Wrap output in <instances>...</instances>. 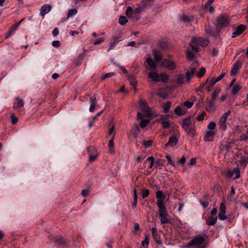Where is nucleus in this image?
<instances>
[{"mask_svg": "<svg viewBox=\"0 0 248 248\" xmlns=\"http://www.w3.org/2000/svg\"><path fill=\"white\" fill-rule=\"evenodd\" d=\"M217 221V217H210L206 219V223L208 225H214Z\"/></svg>", "mask_w": 248, "mask_h": 248, "instance_id": "24", "label": "nucleus"}, {"mask_svg": "<svg viewBox=\"0 0 248 248\" xmlns=\"http://www.w3.org/2000/svg\"><path fill=\"white\" fill-rule=\"evenodd\" d=\"M200 202L201 203V205H202L203 208H206L209 204V202L207 201H200Z\"/></svg>", "mask_w": 248, "mask_h": 248, "instance_id": "62", "label": "nucleus"}, {"mask_svg": "<svg viewBox=\"0 0 248 248\" xmlns=\"http://www.w3.org/2000/svg\"><path fill=\"white\" fill-rule=\"evenodd\" d=\"M148 78H151L153 81L158 82L159 81V77L158 74L156 72L150 73Z\"/></svg>", "mask_w": 248, "mask_h": 248, "instance_id": "23", "label": "nucleus"}, {"mask_svg": "<svg viewBox=\"0 0 248 248\" xmlns=\"http://www.w3.org/2000/svg\"><path fill=\"white\" fill-rule=\"evenodd\" d=\"M147 160L150 161L149 168L151 169L155 163V159L153 156H149L147 158Z\"/></svg>", "mask_w": 248, "mask_h": 248, "instance_id": "49", "label": "nucleus"}, {"mask_svg": "<svg viewBox=\"0 0 248 248\" xmlns=\"http://www.w3.org/2000/svg\"><path fill=\"white\" fill-rule=\"evenodd\" d=\"M206 102L207 103V105L205 107L206 110L210 113L214 112L216 109L215 101L211 100L210 101H206Z\"/></svg>", "mask_w": 248, "mask_h": 248, "instance_id": "12", "label": "nucleus"}, {"mask_svg": "<svg viewBox=\"0 0 248 248\" xmlns=\"http://www.w3.org/2000/svg\"><path fill=\"white\" fill-rule=\"evenodd\" d=\"M140 108L144 112H147V115L148 116H150L151 115V110L150 108L147 106V105H144L142 107H140Z\"/></svg>", "mask_w": 248, "mask_h": 248, "instance_id": "36", "label": "nucleus"}, {"mask_svg": "<svg viewBox=\"0 0 248 248\" xmlns=\"http://www.w3.org/2000/svg\"><path fill=\"white\" fill-rule=\"evenodd\" d=\"M241 63L239 61L236 62L234 64L233 67L231 71V74L232 75H235L237 73L238 69L241 67Z\"/></svg>", "mask_w": 248, "mask_h": 248, "instance_id": "20", "label": "nucleus"}, {"mask_svg": "<svg viewBox=\"0 0 248 248\" xmlns=\"http://www.w3.org/2000/svg\"><path fill=\"white\" fill-rule=\"evenodd\" d=\"M230 18L225 15H221L217 19V24L221 27H226L228 26L230 23Z\"/></svg>", "mask_w": 248, "mask_h": 248, "instance_id": "8", "label": "nucleus"}, {"mask_svg": "<svg viewBox=\"0 0 248 248\" xmlns=\"http://www.w3.org/2000/svg\"><path fill=\"white\" fill-rule=\"evenodd\" d=\"M248 162V157H243L240 160V164L242 165H245Z\"/></svg>", "mask_w": 248, "mask_h": 248, "instance_id": "54", "label": "nucleus"}, {"mask_svg": "<svg viewBox=\"0 0 248 248\" xmlns=\"http://www.w3.org/2000/svg\"><path fill=\"white\" fill-rule=\"evenodd\" d=\"M194 247L196 248H205L207 243L204 237L197 235L192 239Z\"/></svg>", "mask_w": 248, "mask_h": 248, "instance_id": "3", "label": "nucleus"}, {"mask_svg": "<svg viewBox=\"0 0 248 248\" xmlns=\"http://www.w3.org/2000/svg\"><path fill=\"white\" fill-rule=\"evenodd\" d=\"M184 105L188 108H190L193 105V103L188 101H185L184 103Z\"/></svg>", "mask_w": 248, "mask_h": 248, "instance_id": "63", "label": "nucleus"}, {"mask_svg": "<svg viewBox=\"0 0 248 248\" xmlns=\"http://www.w3.org/2000/svg\"><path fill=\"white\" fill-rule=\"evenodd\" d=\"M217 134L216 130H207L205 132L204 137V141L205 142L212 141L213 140L214 137Z\"/></svg>", "mask_w": 248, "mask_h": 248, "instance_id": "10", "label": "nucleus"}, {"mask_svg": "<svg viewBox=\"0 0 248 248\" xmlns=\"http://www.w3.org/2000/svg\"><path fill=\"white\" fill-rule=\"evenodd\" d=\"M156 197L158 199V200L157 201V202H158L159 201H162V203L164 204V200L165 199L164 195L162 191L158 190L156 192Z\"/></svg>", "mask_w": 248, "mask_h": 248, "instance_id": "26", "label": "nucleus"}, {"mask_svg": "<svg viewBox=\"0 0 248 248\" xmlns=\"http://www.w3.org/2000/svg\"><path fill=\"white\" fill-rule=\"evenodd\" d=\"M192 17L187 16L185 15H182L180 17L181 20L186 23H190L192 20Z\"/></svg>", "mask_w": 248, "mask_h": 248, "instance_id": "31", "label": "nucleus"}, {"mask_svg": "<svg viewBox=\"0 0 248 248\" xmlns=\"http://www.w3.org/2000/svg\"><path fill=\"white\" fill-rule=\"evenodd\" d=\"M128 22V20L126 17L124 16H120L119 19V23L121 25H125Z\"/></svg>", "mask_w": 248, "mask_h": 248, "instance_id": "34", "label": "nucleus"}, {"mask_svg": "<svg viewBox=\"0 0 248 248\" xmlns=\"http://www.w3.org/2000/svg\"><path fill=\"white\" fill-rule=\"evenodd\" d=\"M232 147V145L231 143H228L226 145H223L220 146L221 150H226V151H228Z\"/></svg>", "mask_w": 248, "mask_h": 248, "instance_id": "44", "label": "nucleus"}, {"mask_svg": "<svg viewBox=\"0 0 248 248\" xmlns=\"http://www.w3.org/2000/svg\"><path fill=\"white\" fill-rule=\"evenodd\" d=\"M246 29V27L243 25H240L235 28L234 31L232 33V38H235L240 35Z\"/></svg>", "mask_w": 248, "mask_h": 248, "instance_id": "11", "label": "nucleus"}, {"mask_svg": "<svg viewBox=\"0 0 248 248\" xmlns=\"http://www.w3.org/2000/svg\"><path fill=\"white\" fill-rule=\"evenodd\" d=\"M162 66L170 70H173L176 68L175 62L167 59H164L163 61Z\"/></svg>", "mask_w": 248, "mask_h": 248, "instance_id": "6", "label": "nucleus"}, {"mask_svg": "<svg viewBox=\"0 0 248 248\" xmlns=\"http://www.w3.org/2000/svg\"><path fill=\"white\" fill-rule=\"evenodd\" d=\"M157 205L158 207V215L160 218V223L165 224L169 223L168 214L165 204L162 203V201H159L157 202Z\"/></svg>", "mask_w": 248, "mask_h": 248, "instance_id": "2", "label": "nucleus"}, {"mask_svg": "<svg viewBox=\"0 0 248 248\" xmlns=\"http://www.w3.org/2000/svg\"><path fill=\"white\" fill-rule=\"evenodd\" d=\"M231 113V110H228L224 113L220 118L219 122V126L220 129L225 131L227 129L226 122L228 119V116Z\"/></svg>", "mask_w": 248, "mask_h": 248, "instance_id": "4", "label": "nucleus"}, {"mask_svg": "<svg viewBox=\"0 0 248 248\" xmlns=\"http://www.w3.org/2000/svg\"><path fill=\"white\" fill-rule=\"evenodd\" d=\"M114 136H115V134H114V135L113 136V138H112V139L110 140L109 141V142H108V147H109V151H110V152L111 153H113L114 151V142H113V140H114Z\"/></svg>", "mask_w": 248, "mask_h": 248, "instance_id": "32", "label": "nucleus"}, {"mask_svg": "<svg viewBox=\"0 0 248 248\" xmlns=\"http://www.w3.org/2000/svg\"><path fill=\"white\" fill-rule=\"evenodd\" d=\"M87 151L89 155V161L90 162L94 161L98 156V153L93 147H89L87 149Z\"/></svg>", "mask_w": 248, "mask_h": 248, "instance_id": "9", "label": "nucleus"}, {"mask_svg": "<svg viewBox=\"0 0 248 248\" xmlns=\"http://www.w3.org/2000/svg\"><path fill=\"white\" fill-rule=\"evenodd\" d=\"M51 6L49 4H45L43 5L40 10V13L41 15L44 16L47 14L51 10Z\"/></svg>", "mask_w": 248, "mask_h": 248, "instance_id": "18", "label": "nucleus"}, {"mask_svg": "<svg viewBox=\"0 0 248 248\" xmlns=\"http://www.w3.org/2000/svg\"><path fill=\"white\" fill-rule=\"evenodd\" d=\"M198 66V64L197 62H194L190 67V70L187 71L186 73V80L189 82L190 79L194 76L195 73L197 70V67Z\"/></svg>", "mask_w": 248, "mask_h": 248, "instance_id": "7", "label": "nucleus"}, {"mask_svg": "<svg viewBox=\"0 0 248 248\" xmlns=\"http://www.w3.org/2000/svg\"><path fill=\"white\" fill-rule=\"evenodd\" d=\"M192 43L196 45L205 47L208 45V41L206 38L202 37H193L191 39Z\"/></svg>", "mask_w": 248, "mask_h": 248, "instance_id": "5", "label": "nucleus"}, {"mask_svg": "<svg viewBox=\"0 0 248 248\" xmlns=\"http://www.w3.org/2000/svg\"><path fill=\"white\" fill-rule=\"evenodd\" d=\"M233 173H235V179L239 178L240 176V170L238 169H234L233 170Z\"/></svg>", "mask_w": 248, "mask_h": 248, "instance_id": "53", "label": "nucleus"}, {"mask_svg": "<svg viewBox=\"0 0 248 248\" xmlns=\"http://www.w3.org/2000/svg\"><path fill=\"white\" fill-rule=\"evenodd\" d=\"M149 194V190L147 189H145L143 190L142 193V197L143 199H144L148 196Z\"/></svg>", "mask_w": 248, "mask_h": 248, "instance_id": "55", "label": "nucleus"}, {"mask_svg": "<svg viewBox=\"0 0 248 248\" xmlns=\"http://www.w3.org/2000/svg\"><path fill=\"white\" fill-rule=\"evenodd\" d=\"M120 40V37L119 36H114L112 37L111 42L115 43V44H117Z\"/></svg>", "mask_w": 248, "mask_h": 248, "instance_id": "52", "label": "nucleus"}, {"mask_svg": "<svg viewBox=\"0 0 248 248\" xmlns=\"http://www.w3.org/2000/svg\"><path fill=\"white\" fill-rule=\"evenodd\" d=\"M209 81V84L211 86H213L217 81L215 78H213L209 81V79H207L205 83L202 85V87H203L205 84H206Z\"/></svg>", "mask_w": 248, "mask_h": 248, "instance_id": "39", "label": "nucleus"}, {"mask_svg": "<svg viewBox=\"0 0 248 248\" xmlns=\"http://www.w3.org/2000/svg\"><path fill=\"white\" fill-rule=\"evenodd\" d=\"M206 72V69L205 68H201L199 72H198V74L197 75V77L198 78H201L202 77L205 73Z\"/></svg>", "mask_w": 248, "mask_h": 248, "instance_id": "46", "label": "nucleus"}, {"mask_svg": "<svg viewBox=\"0 0 248 248\" xmlns=\"http://www.w3.org/2000/svg\"><path fill=\"white\" fill-rule=\"evenodd\" d=\"M146 62L148 64V67L146 66V71L147 70H154L157 66V63L154 62L151 57H148L146 59Z\"/></svg>", "mask_w": 248, "mask_h": 248, "instance_id": "13", "label": "nucleus"}, {"mask_svg": "<svg viewBox=\"0 0 248 248\" xmlns=\"http://www.w3.org/2000/svg\"><path fill=\"white\" fill-rule=\"evenodd\" d=\"M11 121L13 124H16L18 121V119L14 113L11 114Z\"/></svg>", "mask_w": 248, "mask_h": 248, "instance_id": "57", "label": "nucleus"}, {"mask_svg": "<svg viewBox=\"0 0 248 248\" xmlns=\"http://www.w3.org/2000/svg\"><path fill=\"white\" fill-rule=\"evenodd\" d=\"M146 6V2L144 0H143L138 5L137 7L135 9L134 12L137 14H140L145 10Z\"/></svg>", "mask_w": 248, "mask_h": 248, "instance_id": "14", "label": "nucleus"}, {"mask_svg": "<svg viewBox=\"0 0 248 248\" xmlns=\"http://www.w3.org/2000/svg\"><path fill=\"white\" fill-rule=\"evenodd\" d=\"M81 194L82 195V196L85 197L89 195V191L88 190L83 189L82 190Z\"/></svg>", "mask_w": 248, "mask_h": 248, "instance_id": "64", "label": "nucleus"}, {"mask_svg": "<svg viewBox=\"0 0 248 248\" xmlns=\"http://www.w3.org/2000/svg\"><path fill=\"white\" fill-rule=\"evenodd\" d=\"M234 193H235L234 188H233V186H232L231 192L228 196V199H229L231 201L232 200V196L234 194Z\"/></svg>", "mask_w": 248, "mask_h": 248, "instance_id": "58", "label": "nucleus"}, {"mask_svg": "<svg viewBox=\"0 0 248 248\" xmlns=\"http://www.w3.org/2000/svg\"><path fill=\"white\" fill-rule=\"evenodd\" d=\"M114 74H115L114 72L108 73L104 75L103 77H102L101 79L102 80H104L106 79V78H109L114 76Z\"/></svg>", "mask_w": 248, "mask_h": 248, "instance_id": "45", "label": "nucleus"}, {"mask_svg": "<svg viewBox=\"0 0 248 248\" xmlns=\"http://www.w3.org/2000/svg\"><path fill=\"white\" fill-rule=\"evenodd\" d=\"M226 212H220L218 215V218L220 220H224L227 218V217L225 215Z\"/></svg>", "mask_w": 248, "mask_h": 248, "instance_id": "50", "label": "nucleus"}, {"mask_svg": "<svg viewBox=\"0 0 248 248\" xmlns=\"http://www.w3.org/2000/svg\"><path fill=\"white\" fill-rule=\"evenodd\" d=\"M205 112H202V113L200 115L198 116L197 117V120L199 121H202L203 120V118H204V117L205 116Z\"/></svg>", "mask_w": 248, "mask_h": 248, "instance_id": "61", "label": "nucleus"}, {"mask_svg": "<svg viewBox=\"0 0 248 248\" xmlns=\"http://www.w3.org/2000/svg\"><path fill=\"white\" fill-rule=\"evenodd\" d=\"M89 100L91 104L89 108V111L90 112H93L97 104L96 97L95 96H91L90 97Z\"/></svg>", "mask_w": 248, "mask_h": 248, "instance_id": "16", "label": "nucleus"}, {"mask_svg": "<svg viewBox=\"0 0 248 248\" xmlns=\"http://www.w3.org/2000/svg\"><path fill=\"white\" fill-rule=\"evenodd\" d=\"M166 158H167L169 164L172 165L173 167H175V165L173 160L171 159L170 156L169 155H166Z\"/></svg>", "mask_w": 248, "mask_h": 248, "instance_id": "51", "label": "nucleus"}, {"mask_svg": "<svg viewBox=\"0 0 248 248\" xmlns=\"http://www.w3.org/2000/svg\"><path fill=\"white\" fill-rule=\"evenodd\" d=\"M133 12L134 11L132 7L128 6L125 11V15L127 17H130L132 16Z\"/></svg>", "mask_w": 248, "mask_h": 248, "instance_id": "40", "label": "nucleus"}, {"mask_svg": "<svg viewBox=\"0 0 248 248\" xmlns=\"http://www.w3.org/2000/svg\"><path fill=\"white\" fill-rule=\"evenodd\" d=\"M141 143L144 146L145 148H148L152 146L153 140H143L141 142Z\"/></svg>", "mask_w": 248, "mask_h": 248, "instance_id": "33", "label": "nucleus"}, {"mask_svg": "<svg viewBox=\"0 0 248 248\" xmlns=\"http://www.w3.org/2000/svg\"><path fill=\"white\" fill-rule=\"evenodd\" d=\"M78 12L76 8L71 9L68 11L67 13V18L73 16L74 15H76Z\"/></svg>", "mask_w": 248, "mask_h": 248, "instance_id": "35", "label": "nucleus"}, {"mask_svg": "<svg viewBox=\"0 0 248 248\" xmlns=\"http://www.w3.org/2000/svg\"><path fill=\"white\" fill-rule=\"evenodd\" d=\"M104 41V39L103 38H100L96 40L95 41H94L93 44L94 45H97L101 44Z\"/></svg>", "mask_w": 248, "mask_h": 248, "instance_id": "60", "label": "nucleus"}, {"mask_svg": "<svg viewBox=\"0 0 248 248\" xmlns=\"http://www.w3.org/2000/svg\"><path fill=\"white\" fill-rule=\"evenodd\" d=\"M152 230L153 237L154 238L156 243L158 245H161L162 242L160 240V237L158 234L157 229L155 227H153Z\"/></svg>", "mask_w": 248, "mask_h": 248, "instance_id": "15", "label": "nucleus"}, {"mask_svg": "<svg viewBox=\"0 0 248 248\" xmlns=\"http://www.w3.org/2000/svg\"><path fill=\"white\" fill-rule=\"evenodd\" d=\"M162 127L164 128H168L170 127V123L168 121H163V122H161Z\"/></svg>", "mask_w": 248, "mask_h": 248, "instance_id": "48", "label": "nucleus"}, {"mask_svg": "<svg viewBox=\"0 0 248 248\" xmlns=\"http://www.w3.org/2000/svg\"><path fill=\"white\" fill-rule=\"evenodd\" d=\"M18 27L16 24H14V25H13L10 27V28L9 29L8 31L7 32L6 35V36H5V38L7 39L9 37H10L11 36V35L12 33H13L14 32L17 30Z\"/></svg>", "mask_w": 248, "mask_h": 248, "instance_id": "21", "label": "nucleus"}, {"mask_svg": "<svg viewBox=\"0 0 248 248\" xmlns=\"http://www.w3.org/2000/svg\"><path fill=\"white\" fill-rule=\"evenodd\" d=\"M195 121H192L190 117L185 118L183 120L182 126L186 132L191 137L195 135Z\"/></svg>", "mask_w": 248, "mask_h": 248, "instance_id": "1", "label": "nucleus"}, {"mask_svg": "<svg viewBox=\"0 0 248 248\" xmlns=\"http://www.w3.org/2000/svg\"><path fill=\"white\" fill-rule=\"evenodd\" d=\"M128 80L130 84L134 87V89L136 90L137 81L135 76L130 75L128 78Z\"/></svg>", "mask_w": 248, "mask_h": 248, "instance_id": "25", "label": "nucleus"}, {"mask_svg": "<svg viewBox=\"0 0 248 248\" xmlns=\"http://www.w3.org/2000/svg\"><path fill=\"white\" fill-rule=\"evenodd\" d=\"M169 80V76L166 73L160 74V80L164 83H166Z\"/></svg>", "mask_w": 248, "mask_h": 248, "instance_id": "37", "label": "nucleus"}, {"mask_svg": "<svg viewBox=\"0 0 248 248\" xmlns=\"http://www.w3.org/2000/svg\"><path fill=\"white\" fill-rule=\"evenodd\" d=\"M242 86L239 84H235L232 89V94L235 95L241 90Z\"/></svg>", "mask_w": 248, "mask_h": 248, "instance_id": "29", "label": "nucleus"}, {"mask_svg": "<svg viewBox=\"0 0 248 248\" xmlns=\"http://www.w3.org/2000/svg\"><path fill=\"white\" fill-rule=\"evenodd\" d=\"M178 142V138L175 136H172L170 138L169 141L165 144L167 147L169 145L173 147L175 146Z\"/></svg>", "mask_w": 248, "mask_h": 248, "instance_id": "17", "label": "nucleus"}, {"mask_svg": "<svg viewBox=\"0 0 248 248\" xmlns=\"http://www.w3.org/2000/svg\"><path fill=\"white\" fill-rule=\"evenodd\" d=\"M174 112L178 116H182L184 114L185 111L182 110V108L180 106H178L175 108Z\"/></svg>", "mask_w": 248, "mask_h": 248, "instance_id": "38", "label": "nucleus"}, {"mask_svg": "<svg viewBox=\"0 0 248 248\" xmlns=\"http://www.w3.org/2000/svg\"><path fill=\"white\" fill-rule=\"evenodd\" d=\"M150 120L149 119H144L140 121V126L141 128L145 127L149 123Z\"/></svg>", "mask_w": 248, "mask_h": 248, "instance_id": "42", "label": "nucleus"}, {"mask_svg": "<svg viewBox=\"0 0 248 248\" xmlns=\"http://www.w3.org/2000/svg\"><path fill=\"white\" fill-rule=\"evenodd\" d=\"M177 78L176 83L179 85H182L184 82V77L183 75L179 74L176 75L175 76Z\"/></svg>", "mask_w": 248, "mask_h": 248, "instance_id": "30", "label": "nucleus"}, {"mask_svg": "<svg viewBox=\"0 0 248 248\" xmlns=\"http://www.w3.org/2000/svg\"><path fill=\"white\" fill-rule=\"evenodd\" d=\"M153 54L154 56V60L157 62L160 61L163 58L162 55L158 51L154 50Z\"/></svg>", "mask_w": 248, "mask_h": 248, "instance_id": "22", "label": "nucleus"}, {"mask_svg": "<svg viewBox=\"0 0 248 248\" xmlns=\"http://www.w3.org/2000/svg\"><path fill=\"white\" fill-rule=\"evenodd\" d=\"M216 124L214 122H211L209 123L207 128L209 130H215Z\"/></svg>", "mask_w": 248, "mask_h": 248, "instance_id": "43", "label": "nucleus"}, {"mask_svg": "<svg viewBox=\"0 0 248 248\" xmlns=\"http://www.w3.org/2000/svg\"><path fill=\"white\" fill-rule=\"evenodd\" d=\"M220 212H226V206L224 202H221L219 208Z\"/></svg>", "mask_w": 248, "mask_h": 248, "instance_id": "59", "label": "nucleus"}, {"mask_svg": "<svg viewBox=\"0 0 248 248\" xmlns=\"http://www.w3.org/2000/svg\"><path fill=\"white\" fill-rule=\"evenodd\" d=\"M186 56L187 59L191 60L194 57V53L190 50H187L186 52Z\"/></svg>", "mask_w": 248, "mask_h": 248, "instance_id": "47", "label": "nucleus"}, {"mask_svg": "<svg viewBox=\"0 0 248 248\" xmlns=\"http://www.w3.org/2000/svg\"><path fill=\"white\" fill-rule=\"evenodd\" d=\"M140 131V129L137 124H135L131 130V133L135 138H137Z\"/></svg>", "mask_w": 248, "mask_h": 248, "instance_id": "27", "label": "nucleus"}, {"mask_svg": "<svg viewBox=\"0 0 248 248\" xmlns=\"http://www.w3.org/2000/svg\"><path fill=\"white\" fill-rule=\"evenodd\" d=\"M221 92V89L219 88H216L215 91L213 92V93L212 94V98L211 100L215 101L217 97L218 94Z\"/></svg>", "mask_w": 248, "mask_h": 248, "instance_id": "28", "label": "nucleus"}, {"mask_svg": "<svg viewBox=\"0 0 248 248\" xmlns=\"http://www.w3.org/2000/svg\"><path fill=\"white\" fill-rule=\"evenodd\" d=\"M24 105V101L22 99L18 97H17L16 98L15 103L13 105V108L14 109H17L19 108L23 107Z\"/></svg>", "mask_w": 248, "mask_h": 248, "instance_id": "19", "label": "nucleus"}, {"mask_svg": "<svg viewBox=\"0 0 248 248\" xmlns=\"http://www.w3.org/2000/svg\"><path fill=\"white\" fill-rule=\"evenodd\" d=\"M149 243V240L147 236H146L145 239L142 242V246L143 247L148 246Z\"/></svg>", "mask_w": 248, "mask_h": 248, "instance_id": "56", "label": "nucleus"}, {"mask_svg": "<svg viewBox=\"0 0 248 248\" xmlns=\"http://www.w3.org/2000/svg\"><path fill=\"white\" fill-rule=\"evenodd\" d=\"M171 103L170 102H167L163 107V110L165 113L169 112L170 108L171 107Z\"/></svg>", "mask_w": 248, "mask_h": 248, "instance_id": "41", "label": "nucleus"}]
</instances>
